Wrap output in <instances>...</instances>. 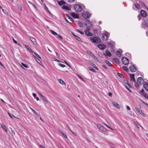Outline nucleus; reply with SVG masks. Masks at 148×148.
<instances>
[{
  "instance_id": "13d9d810",
  "label": "nucleus",
  "mask_w": 148,
  "mask_h": 148,
  "mask_svg": "<svg viewBox=\"0 0 148 148\" xmlns=\"http://www.w3.org/2000/svg\"><path fill=\"white\" fill-rule=\"evenodd\" d=\"M76 38L78 41H80V40L81 39L79 37L77 36H76Z\"/></svg>"
},
{
  "instance_id": "393cba45",
  "label": "nucleus",
  "mask_w": 148,
  "mask_h": 148,
  "mask_svg": "<svg viewBox=\"0 0 148 148\" xmlns=\"http://www.w3.org/2000/svg\"><path fill=\"white\" fill-rule=\"evenodd\" d=\"M66 16L68 18L70 19L71 21H72V22H74V20L71 17H70L68 14H66Z\"/></svg>"
},
{
  "instance_id": "6e6d98bb",
  "label": "nucleus",
  "mask_w": 148,
  "mask_h": 148,
  "mask_svg": "<svg viewBox=\"0 0 148 148\" xmlns=\"http://www.w3.org/2000/svg\"><path fill=\"white\" fill-rule=\"evenodd\" d=\"M100 130L104 132H106V130L105 129L104 127H103V128H102V129H100Z\"/></svg>"
},
{
  "instance_id": "79ce46f5",
  "label": "nucleus",
  "mask_w": 148,
  "mask_h": 148,
  "mask_svg": "<svg viewBox=\"0 0 148 148\" xmlns=\"http://www.w3.org/2000/svg\"><path fill=\"white\" fill-rule=\"evenodd\" d=\"M21 64L23 66L26 68H28V66L27 65L23 63H22Z\"/></svg>"
},
{
  "instance_id": "c756f323",
  "label": "nucleus",
  "mask_w": 148,
  "mask_h": 148,
  "mask_svg": "<svg viewBox=\"0 0 148 148\" xmlns=\"http://www.w3.org/2000/svg\"><path fill=\"white\" fill-rule=\"evenodd\" d=\"M105 62L109 66H112V64L108 61L106 60L105 61Z\"/></svg>"
},
{
  "instance_id": "69168bd1",
  "label": "nucleus",
  "mask_w": 148,
  "mask_h": 148,
  "mask_svg": "<svg viewBox=\"0 0 148 148\" xmlns=\"http://www.w3.org/2000/svg\"><path fill=\"white\" fill-rule=\"evenodd\" d=\"M108 95L110 97H112V94L111 93V92H109L108 93Z\"/></svg>"
},
{
  "instance_id": "dca6fc26",
  "label": "nucleus",
  "mask_w": 148,
  "mask_h": 148,
  "mask_svg": "<svg viewBox=\"0 0 148 148\" xmlns=\"http://www.w3.org/2000/svg\"><path fill=\"white\" fill-rule=\"evenodd\" d=\"M112 103L114 106L115 107H116L117 109H119L120 108V107L119 106V105L116 102H113Z\"/></svg>"
},
{
  "instance_id": "603ef678",
  "label": "nucleus",
  "mask_w": 148,
  "mask_h": 148,
  "mask_svg": "<svg viewBox=\"0 0 148 148\" xmlns=\"http://www.w3.org/2000/svg\"><path fill=\"white\" fill-rule=\"evenodd\" d=\"M34 54L38 58H39L40 59H41V58L39 56L38 54L37 53H36L34 52Z\"/></svg>"
},
{
  "instance_id": "423d86ee",
  "label": "nucleus",
  "mask_w": 148,
  "mask_h": 148,
  "mask_svg": "<svg viewBox=\"0 0 148 148\" xmlns=\"http://www.w3.org/2000/svg\"><path fill=\"white\" fill-rule=\"evenodd\" d=\"M101 36L103 40H106L108 39V37L109 36V35L106 33H104L101 35Z\"/></svg>"
},
{
  "instance_id": "e433bc0d",
  "label": "nucleus",
  "mask_w": 148,
  "mask_h": 148,
  "mask_svg": "<svg viewBox=\"0 0 148 148\" xmlns=\"http://www.w3.org/2000/svg\"><path fill=\"white\" fill-rule=\"evenodd\" d=\"M98 55L99 56L102 58H103V55L101 52H99L98 53Z\"/></svg>"
},
{
  "instance_id": "09e8293b",
  "label": "nucleus",
  "mask_w": 148,
  "mask_h": 148,
  "mask_svg": "<svg viewBox=\"0 0 148 148\" xmlns=\"http://www.w3.org/2000/svg\"><path fill=\"white\" fill-rule=\"evenodd\" d=\"M35 60L39 64H40V63H41V61L38 58H36Z\"/></svg>"
},
{
  "instance_id": "39448f33",
  "label": "nucleus",
  "mask_w": 148,
  "mask_h": 148,
  "mask_svg": "<svg viewBox=\"0 0 148 148\" xmlns=\"http://www.w3.org/2000/svg\"><path fill=\"white\" fill-rule=\"evenodd\" d=\"M122 61L123 63L125 65L128 64L129 62L128 59L125 57H123L122 58Z\"/></svg>"
},
{
  "instance_id": "4be33fe9",
  "label": "nucleus",
  "mask_w": 148,
  "mask_h": 148,
  "mask_svg": "<svg viewBox=\"0 0 148 148\" xmlns=\"http://www.w3.org/2000/svg\"><path fill=\"white\" fill-rule=\"evenodd\" d=\"M58 3L60 5H62L66 3L65 2L63 1H58Z\"/></svg>"
},
{
  "instance_id": "c85d7f7f",
  "label": "nucleus",
  "mask_w": 148,
  "mask_h": 148,
  "mask_svg": "<svg viewBox=\"0 0 148 148\" xmlns=\"http://www.w3.org/2000/svg\"><path fill=\"white\" fill-rule=\"evenodd\" d=\"M58 81L60 84H61L62 85L65 84L64 82L62 79H58Z\"/></svg>"
},
{
  "instance_id": "3c124183",
  "label": "nucleus",
  "mask_w": 148,
  "mask_h": 148,
  "mask_svg": "<svg viewBox=\"0 0 148 148\" xmlns=\"http://www.w3.org/2000/svg\"><path fill=\"white\" fill-rule=\"evenodd\" d=\"M93 32L94 34H97L98 32V30L97 29H95L93 30Z\"/></svg>"
},
{
  "instance_id": "680f3d73",
  "label": "nucleus",
  "mask_w": 148,
  "mask_h": 148,
  "mask_svg": "<svg viewBox=\"0 0 148 148\" xmlns=\"http://www.w3.org/2000/svg\"><path fill=\"white\" fill-rule=\"evenodd\" d=\"M68 1L70 3H72L74 1V0H68Z\"/></svg>"
},
{
  "instance_id": "f8f14e48",
  "label": "nucleus",
  "mask_w": 148,
  "mask_h": 148,
  "mask_svg": "<svg viewBox=\"0 0 148 148\" xmlns=\"http://www.w3.org/2000/svg\"><path fill=\"white\" fill-rule=\"evenodd\" d=\"M30 39L31 40V41L33 43V44L35 45H36L37 44V42H36V39L34 38L33 37H32L30 36L29 37Z\"/></svg>"
},
{
  "instance_id": "58836bf2",
  "label": "nucleus",
  "mask_w": 148,
  "mask_h": 148,
  "mask_svg": "<svg viewBox=\"0 0 148 148\" xmlns=\"http://www.w3.org/2000/svg\"><path fill=\"white\" fill-rule=\"evenodd\" d=\"M58 37L60 40L63 39L62 37L59 34H57V35Z\"/></svg>"
},
{
  "instance_id": "4468645a",
  "label": "nucleus",
  "mask_w": 148,
  "mask_h": 148,
  "mask_svg": "<svg viewBox=\"0 0 148 148\" xmlns=\"http://www.w3.org/2000/svg\"><path fill=\"white\" fill-rule=\"evenodd\" d=\"M107 43L109 47H110L111 49H112L114 43V42L113 41H111L110 42H108Z\"/></svg>"
},
{
  "instance_id": "20e7f679",
  "label": "nucleus",
  "mask_w": 148,
  "mask_h": 148,
  "mask_svg": "<svg viewBox=\"0 0 148 148\" xmlns=\"http://www.w3.org/2000/svg\"><path fill=\"white\" fill-rule=\"evenodd\" d=\"M82 15L86 19H88L90 16L89 13L86 12H83L82 13Z\"/></svg>"
},
{
  "instance_id": "6e6552de",
  "label": "nucleus",
  "mask_w": 148,
  "mask_h": 148,
  "mask_svg": "<svg viewBox=\"0 0 148 148\" xmlns=\"http://www.w3.org/2000/svg\"><path fill=\"white\" fill-rule=\"evenodd\" d=\"M140 14L143 17H145L147 15L146 12L144 10H142L140 11Z\"/></svg>"
},
{
  "instance_id": "aec40b11",
  "label": "nucleus",
  "mask_w": 148,
  "mask_h": 148,
  "mask_svg": "<svg viewBox=\"0 0 148 148\" xmlns=\"http://www.w3.org/2000/svg\"><path fill=\"white\" fill-rule=\"evenodd\" d=\"M106 53L107 56H108L109 57H111L112 56L110 52V51L108 49L106 50Z\"/></svg>"
},
{
  "instance_id": "c03bdc74",
  "label": "nucleus",
  "mask_w": 148,
  "mask_h": 148,
  "mask_svg": "<svg viewBox=\"0 0 148 148\" xmlns=\"http://www.w3.org/2000/svg\"><path fill=\"white\" fill-rule=\"evenodd\" d=\"M97 127L100 130L102 129L103 128V126H101L100 125H97Z\"/></svg>"
},
{
  "instance_id": "b1692460",
  "label": "nucleus",
  "mask_w": 148,
  "mask_h": 148,
  "mask_svg": "<svg viewBox=\"0 0 148 148\" xmlns=\"http://www.w3.org/2000/svg\"><path fill=\"white\" fill-rule=\"evenodd\" d=\"M116 54L119 57H120L121 56V53L119 51H117L116 52Z\"/></svg>"
},
{
  "instance_id": "de8ad7c7",
  "label": "nucleus",
  "mask_w": 148,
  "mask_h": 148,
  "mask_svg": "<svg viewBox=\"0 0 148 148\" xmlns=\"http://www.w3.org/2000/svg\"><path fill=\"white\" fill-rule=\"evenodd\" d=\"M77 30L78 32H79V33H80L81 34H82V35L84 34V33L83 32L81 31L79 29H77Z\"/></svg>"
},
{
  "instance_id": "a878e982",
  "label": "nucleus",
  "mask_w": 148,
  "mask_h": 148,
  "mask_svg": "<svg viewBox=\"0 0 148 148\" xmlns=\"http://www.w3.org/2000/svg\"><path fill=\"white\" fill-rule=\"evenodd\" d=\"M1 127L6 132H7V129L6 126L4 124H2L1 125Z\"/></svg>"
},
{
  "instance_id": "4c0bfd02",
  "label": "nucleus",
  "mask_w": 148,
  "mask_h": 148,
  "mask_svg": "<svg viewBox=\"0 0 148 148\" xmlns=\"http://www.w3.org/2000/svg\"><path fill=\"white\" fill-rule=\"evenodd\" d=\"M2 10L3 11V12H4V13L5 14L7 15L8 14V13L7 11H6V10H4V9H2Z\"/></svg>"
},
{
  "instance_id": "1a4fd4ad",
  "label": "nucleus",
  "mask_w": 148,
  "mask_h": 148,
  "mask_svg": "<svg viewBox=\"0 0 148 148\" xmlns=\"http://www.w3.org/2000/svg\"><path fill=\"white\" fill-rule=\"evenodd\" d=\"M97 47L98 48L102 50L106 48V46L102 44L98 45Z\"/></svg>"
},
{
  "instance_id": "9d476101",
  "label": "nucleus",
  "mask_w": 148,
  "mask_h": 148,
  "mask_svg": "<svg viewBox=\"0 0 148 148\" xmlns=\"http://www.w3.org/2000/svg\"><path fill=\"white\" fill-rule=\"evenodd\" d=\"M86 25L88 27H91L92 26L91 22L88 20L86 21Z\"/></svg>"
},
{
  "instance_id": "6ab92c4d",
  "label": "nucleus",
  "mask_w": 148,
  "mask_h": 148,
  "mask_svg": "<svg viewBox=\"0 0 148 148\" xmlns=\"http://www.w3.org/2000/svg\"><path fill=\"white\" fill-rule=\"evenodd\" d=\"M71 15L74 18H78L79 17V16L78 15L74 13H71Z\"/></svg>"
},
{
  "instance_id": "052dcab7",
  "label": "nucleus",
  "mask_w": 148,
  "mask_h": 148,
  "mask_svg": "<svg viewBox=\"0 0 148 148\" xmlns=\"http://www.w3.org/2000/svg\"><path fill=\"white\" fill-rule=\"evenodd\" d=\"M140 114L143 116H145V115L144 114V113L142 112L141 113H140Z\"/></svg>"
},
{
  "instance_id": "a18cd8bd",
  "label": "nucleus",
  "mask_w": 148,
  "mask_h": 148,
  "mask_svg": "<svg viewBox=\"0 0 148 148\" xmlns=\"http://www.w3.org/2000/svg\"><path fill=\"white\" fill-rule=\"evenodd\" d=\"M93 58L97 61H98V60L97 59V58L94 55H93V56H92Z\"/></svg>"
},
{
  "instance_id": "338daca9",
  "label": "nucleus",
  "mask_w": 148,
  "mask_h": 148,
  "mask_svg": "<svg viewBox=\"0 0 148 148\" xmlns=\"http://www.w3.org/2000/svg\"><path fill=\"white\" fill-rule=\"evenodd\" d=\"M33 95L34 97V98H35V97H36V94L35 93H33Z\"/></svg>"
},
{
  "instance_id": "cd10ccee",
  "label": "nucleus",
  "mask_w": 148,
  "mask_h": 148,
  "mask_svg": "<svg viewBox=\"0 0 148 148\" xmlns=\"http://www.w3.org/2000/svg\"><path fill=\"white\" fill-rule=\"evenodd\" d=\"M135 6L137 9H140V5L138 3H135Z\"/></svg>"
},
{
  "instance_id": "0e129e2a",
  "label": "nucleus",
  "mask_w": 148,
  "mask_h": 148,
  "mask_svg": "<svg viewBox=\"0 0 148 148\" xmlns=\"http://www.w3.org/2000/svg\"><path fill=\"white\" fill-rule=\"evenodd\" d=\"M126 108L128 110H130L131 109L128 106H126Z\"/></svg>"
},
{
  "instance_id": "5fc2aeb1",
  "label": "nucleus",
  "mask_w": 148,
  "mask_h": 148,
  "mask_svg": "<svg viewBox=\"0 0 148 148\" xmlns=\"http://www.w3.org/2000/svg\"><path fill=\"white\" fill-rule=\"evenodd\" d=\"M77 76L80 79H81L83 81H84V79L81 76H80L79 75H77Z\"/></svg>"
},
{
  "instance_id": "4d7b16f0",
  "label": "nucleus",
  "mask_w": 148,
  "mask_h": 148,
  "mask_svg": "<svg viewBox=\"0 0 148 148\" xmlns=\"http://www.w3.org/2000/svg\"><path fill=\"white\" fill-rule=\"evenodd\" d=\"M126 83L128 85V86H129V87H130V88H132V86L131 85V84L130 83H128L127 81L126 82Z\"/></svg>"
},
{
  "instance_id": "f257e3e1",
  "label": "nucleus",
  "mask_w": 148,
  "mask_h": 148,
  "mask_svg": "<svg viewBox=\"0 0 148 148\" xmlns=\"http://www.w3.org/2000/svg\"><path fill=\"white\" fill-rule=\"evenodd\" d=\"M141 27L143 28H148V20L147 18L143 19Z\"/></svg>"
},
{
  "instance_id": "7ed1b4c3",
  "label": "nucleus",
  "mask_w": 148,
  "mask_h": 148,
  "mask_svg": "<svg viewBox=\"0 0 148 148\" xmlns=\"http://www.w3.org/2000/svg\"><path fill=\"white\" fill-rule=\"evenodd\" d=\"M74 8L76 11L78 12H80L82 10V7L79 5H75L74 6Z\"/></svg>"
},
{
  "instance_id": "5701e85b",
  "label": "nucleus",
  "mask_w": 148,
  "mask_h": 148,
  "mask_svg": "<svg viewBox=\"0 0 148 148\" xmlns=\"http://www.w3.org/2000/svg\"><path fill=\"white\" fill-rule=\"evenodd\" d=\"M141 93H142V95H143L145 98H147V95L146 93H144V91L143 89L141 91Z\"/></svg>"
},
{
  "instance_id": "ddd939ff",
  "label": "nucleus",
  "mask_w": 148,
  "mask_h": 148,
  "mask_svg": "<svg viewBox=\"0 0 148 148\" xmlns=\"http://www.w3.org/2000/svg\"><path fill=\"white\" fill-rule=\"evenodd\" d=\"M137 82L138 83H139V84H141L143 83V80L141 77H139L137 80Z\"/></svg>"
},
{
  "instance_id": "0eeeda50",
  "label": "nucleus",
  "mask_w": 148,
  "mask_h": 148,
  "mask_svg": "<svg viewBox=\"0 0 148 148\" xmlns=\"http://www.w3.org/2000/svg\"><path fill=\"white\" fill-rule=\"evenodd\" d=\"M87 62L90 65H91L95 69H96L97 70H99V69L96 66V65L94 64V63L92 62H91L90 60H88L87 61Z\"/></svg>"
},
{
  "instance_id": "2eb2a0df",
  "label": "nucleus",
  "mask_w": 148,
  "mask_h": 148,
  "mask_svg": "<svg viewBox=\"0 0 148 148\" xmlns=\"http://www.w3.org/2000/svg\"><path fill=\"white\" fill-rule=\"evenodd\" d=\"M130 80L131 81H133L134 82H136V81L134 77V75L133 74H130Z\"/></svg>"
},
{
  "instance_id": "f03ea898",
  "label": "nucleus",
  "mask_w": 148,
  "mask_h": 148,
  "mask_svg": "<svg viewBox=\"0 0 148 148\" xmlns=\"http://www.w3.org/2000/svg\"><path fill=\"white\" fill-rule=\"evenodd\" d=\"M91 40L93 43L96 44H99L101 42L100 39L97 37H91L90 38Z\"/></svg>"
},
{
  "instance_id": "7c9ffc66",
  "label": "nucleus",
  "mask_w": 148,
  "mask_h": 148,
  "mask_svg": "<svg viewBox=\"0 0 148 148\" xmlns=\"http://www.w3.org/2000/svg\"><path fill=\"white\" fill-rule=\"evenodd\" d=\"M87 53L88 54H89L92 57L93 56V55H94L92 52L91 51H87Z\"/></svg>"
},
{
  "instance_id": "e2e57ef3",
  "label": "nucleus",
  "mask_w": 148,
  "mask_h": 148,
  "mask_svg": "<svg viewBox=\"0 0 148 148\" xmlns=\"http://www.w3.org/2000/svg\"><path fill=\"white\" fill-rule=\"evenodd\" d=\"M138 20L139 21H140L141 19V17L139 15H138Z\"/></svg>"
},
{
  "instance_id": "774afa93",
  "label": "nucleus",
  "mask_w": 148,
  "mask_h": 148,
  "mask_svg": "<svg viewBox=\"0 0 148 148\" xmlns=\"http://www.w3.org/2000/svg\"><path fill=\"white\" fill-rule=\"evenodd\" d=\"M39 147L40 148H45L42 145H40Z\"/></svg>"
},
{
  "instance_id": "412c9836",
  "label": "nucleus",
  "mask_w": 148,
  "mask_h": 148,
  "mask_svg": "<svg viewBox=\"0 0 148 148\" xmlns=\"http://www.w3.org/2000/svg\"><path fill=\"white\" fill-rule=\"evenodd\" d=\"M25 46L26 48L31 52L32 53L34 52L32 50V49L29 46L27 45H25Z\"/></svg>"
},
{
  "instance_id": "37998d69",
  "label": "nucleus",
  "mask_w": 148,
  "mask_h": 148,
  "mask_svg": "<svg viewBox=\"0 0 148 148\" xmlns=\"http://www.w3.org/2000/svg\"><path fill=\"white\" fill-rule=\"evenodd\" d=\"M123 68L124 70L126 71H127L128 70L127 68L125 66H123Z\"/></svg>"
},
{
  "instance_id": "bb28decb",
  "label": "nucleus",
  "mask_w": 148,
  "mask_h": 148,
  "mask_svg": "<svg viewBox=\"0 0 148 148\" xmlns=\"http://www.w3.org/2000/svg\"><path fill=\"white\" fill-rule=\"evenodd\" d=\"M62 8L64 9H65L67 10H71L70 8L66 5H64L62 7Z\"/></svg>"
},
{
  "instance_id": "a211bd4d",
  "label": "nucleus",
  "mask_w": 148,
  "mask_h": 148,
  "mask_svg": "<svg viewBox=\"0 0 148 148\" xmlns=\"http://www.w3.org/2000/svg\"><path fill=\"white\" fill-rule=\"evenodd\" d=\"M143 87L145 90L147 91H148V84L146 82L144 83L143 85Z\"/></svg>"
},
{
  "instance_id": "9b49d317",
  "label": "nucleus",
  "mask_w": 148,
  "mask_h": 148,
  "mask_svg": "<svg viewBox=\"0 0 148 148\" xmlns=\"http://www.w3.org/2000/svg\"><path fill=\"white\" fill-rule=\"evenodd\" d=\"M130 71L132 72H135L136 71V69L135 67L133 65H131L130 67Z\"/></svg>"
},
{
  "instance_id": "864d4df0",
  "label": "nucleus",
  "mask_w": 148,
  "mask_h": 148,
  "mask_svg": "<svg viewBox=\"0 0 148 148\" xmlns=\"http://www.w3.org/2000/svg\"><path fill=\"white\" fill-rule=\"evenodd\" d=\"M135 108L136 110V111H137V112L138 113L140 111V110L138 108V107H135Z\"/></svg>"
},
{
  "instance_id": "a19ab883",
  "label": "nucleus",
  "mask_w": 148,
  "mask_h": 148,
  "mask_svg": "<svg viewBox=\"0 0 148 148\" xmlns=\"http://www.w3.org/2000/svg\"><path fill=\"white\" fill-rule=\"evenodd\" d=\"M89 69H90V70L94 72H96V71L92 67H89Z\"/></svg>"
},
{
  "instance_id": "72a5a7b5",
  "label": "nucleus",
  "mask_w": 148,
  "mask_h": 148,
  "mask_svg": "<svg viewBox=\"0 0 148 148\" xmlns=\"http://www.w3.org/2000/svg\"><path fill=\"white\" fill-rule=\"evenodd\" d=\"M42 100L44 102H48V101L45 98V97H43L42 98Z\"/></svg>"
},
{
  "instance_id": "ea45409f",
  "label": "nucleus",
  "mask_w": 148,
  "mask_h": 148,
  "mask_svg": "<svg viewBox=\"0 0 148 148\" xmlns=\"http://www.w3.org/2000/svg\"><path fill=\"white\" fill-rule=\"evenodd\" d=\"M135 86L136 87L138 88L139 87V85L140 84H139V83H138L137 82L136 83V82H135Z\"/></svg>"
},
{
  "instance_id": "c9c22d12",
  "label": "nucleus",
  "mask_w": 148,
  "mask_h": 148,
  "mask_svg": "<svg viewBox=\"0 0 148 148\" xmlns=\"http://www.w3.org/2000/svg\"><path fill=\"white\" fill-rule=\"evenodd\" d=\"M78 25L80 27H83V24L82 22H78Z\"/></svg>"
},
{
  "instance_id": "49530a36",
  "label": "nucleus",
  "mask_w": 148,
  "mask_h": 148,
  "mask_svg": "<svg viewBox=\"0 0 148 148\" xmlns=\"http://www.w3.org/2000/svg\"><path fill=\"white\" fill-rule=\"evenodd\" d=\"M51 33L54 35H57V34L56 32H55L53 30H51Z\"/></svg>"
},
{
  "instance_id": "2f4dec72",
  "label": "nucleus",
  "mask_w": 148,
  "mask_h": 148,
  "mask_svg": "<svg viewBox=\"0 0 148 148\" xmlns=\"http://www.w3.org/2000/svg\"><path fill=\"white\" fill-rule=\"evenodd\" d=\"M118 75L120 77L122 78H124V76L121 73H117Z\"/></svg>"
},
{
  "instance_id": "f3484780",
  "label": "nucleus",
  "mask_w": 148,
  "mask_h": 148,
  "mask_svg": "<svg viewBox=\"0 0 148 148\" xmlns=\"http://www.w3.org/2000/svg\"><path fill=\"white\" fill-rule=\"evenodd\" d=\"M84 32L85 34L88 36H92L93 35V34L92 33L87 30H85Z\"/></svg>"
},
{
  "instance_id": "f704fd0d",
  "label": "nucleus",
  "mask_w": 148,
  "mask_h": 148,
  "mask_svg": "<svg viewBox=\"0 0 148 148\" xmlns=\"http://www.w3.org/2000/svg\"><path fill=\"white\" fill-rule=\"evenodd\" d=\"M60 132L65 138H67V136L64 133L61 131Z\"/></svg>"
},
{
  "instance_id": "473e14b6",
  "label": "nucleus",
  "mask_w": 148,
  "mask_h": 148,
  "mask_svg": "<svg viewBox=\"0 0 148 148\" xmlns=\"http://www.w3.org/2000/svg\"><path fill=\"white\" fill-rule=\"evenodd\" d=\"M113 60L114 61L116 62V63H118L119 62V61L116 58H114L113 59Z\"/></svg>"
},
{
  "instance_id": "8fccbe9b",
  "label": "nucleus",
  "mask_w": 148,
  "mask_h": 148,
  "mask_svg": "<svg viewBox=\"0 0 148 148\" xmlns=\"http://www.w3.org/2000/svg\"><path fill=\"white\" fill-rule=\"evenodd\" d=\"M59 66L63 68L65 66V65L60 63L59 64Z\"/></svg>"
},
{
  "instance_id": "bf43d9fd",
  "label": "nucleus",
  "mask_w": 148,
  "mask_h": 148,
  "mask_svg": "<svg viewBox=\"0 0 148 148\" xmlns=\"http://www.w3.org/2000/svg\"><path fill=\"white\" fill-rule=\"evenodd\" d=\"M65 63V64L67 65H68L69 67H71V66L66 61H64Z\"/></svg>"
}]
</instances>
